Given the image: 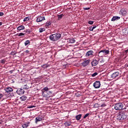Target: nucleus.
Instances as JSON below:
<instances>
[{
    "instance_id": "obj_34",
    "label": "nucleus",
    "mask_w": 128,
    "mask_h": 128,
    "mask_svg": "<svg viewBox=\"0 0 128 128\" xmlns=\"http://www.w3.org/2000/svg\"><path fill=\"white\" fill-rule=\"evenodd\" d=\"M88 24H94V22H93V21H89L88 22Z\"/></svg>"
},
{
    "instance_id": "obj_42",
    "label": "nucleus",
    "mask_w": 128,
    "mask_h": 128,
    "mask_svg": "<svg viewBox=\"0 0 128 128\" xmlns=\"http://www.w3.org/2000/svg\"><path fill=\"white\" fill-rule=\"evenodd\" d=\"M2 124V120H0V126H1Z\"/></svg>"
},
{
    "instance_id": "obj_48",
    "label": "nucleus",
    "mask_w": 128,
    "mask_h": 128,
    "mask_svg": "<svg viewBox=\"0 0 128 128\" xmlns=\"http://www.w3.org/2000/svg\"><path fill=\"white\" fill-rule=\"evenodd\" d=\"M104 62V60L100 61V62Z\"/></svg>"
},
{
    "instance_id": "obj_33",
    "label": "nucleus",
    "mask_w": 128,
    "mask_h": 128,
    "mask_svg": "<svg viewBox=\"0 0 128 128\" xmlns=\"http://www.w3.org/2000/svg\"><path fill=\"white\" fill-rule=\"evenodd\" d=\"M4 94H0V100H2V98H4Z\"/></svg>"
},
{
    "instance_id": "obj_12",
    "label": "nucleus",
    "mask_w": 128,
    "mask_h": 128,
    "mask_svg": "<svg viewBox=\"0 0 128 128\" xmlns=\"http://www.w3.org/2000/svg\"><path fill=\"white\" fill-rule=\"evenodd\" d=\"M44 20H46V18H44V16H38L36 18V22H42Z\"/></svg>"
},
{
    "instance_id": "obj_13",
    "label": "nucleus",
    "mask_w": 128,
    "mask_h": 128,
    "mask_svg": "<svg viewBox=\"0 0 128 128\" xmlns=\"http://www.w3.org/2000/svg\"><path fill=\"white\" fill-rule=\"evenodd\" d=\"M91 64L92 66H98V61L96 60H94Z\"/></svg>"
},
{
    "instance_id": "obj_9",
    "label": "nucleus",
    "mask_w": 128,
    "mask_h": 128,
    "mask_svg": "<svg viewBox=\"0 0 128 128\" xmlns=\"http://www.w3.org/2000/svg\"><path fill=\"white\" fill-rule=\"evenodd\" d=\"M93 86L94 88H100V81H96Z\"/></svg>"
},
{
    "instance_id": "obj_38",
    "label": "nucleus",
    "mask_w": 128,
    "mask_h": 128,
    "mask_svg": "<svg viewBox=\"0 0 128 128\" xmlns=\"http://www.w3.org/2000/svg\"><path fill=\"white\" fill-rule=\"evenodd\" d=\"M84 10H90V8H84Z\"/></svg>"
},
{
    "instance_id": "obj_16",
    "label": "nucleus",
    "mask_w": 128,
    "mask_h": 128,
    "mask_svg": "<svg viewBox=\"0 0 128 128\" xmlns=\"http://www.w3.org/2000/svg\"><path fill=\"white\" fill-rule=\"evenodd\" d=\"M120 17L118 16H114L112 17V22H114L115 20H120Z\"/></svg>"
},
{
    "instance_id": "obj_31",
    "label": "nucleus",
    "mask_w": 128,
    "mask_h": 128,
    "mask_svg": "<svg viewBox=\"0 0 128 128\" xmlns=\"http://www.w3.org/2000/svg\"><path fill=\"white\" fill-rule=\"evenodd\" d=\"M25 32H26L27 34H30V31L29 30H25Z\"/></svg>"
},
{
    "instance_id": "obj_41",
    "label": "nucleus",
    "mask_w": 128,
    "mask_h": 128,
    "mask_svg": "<svg viewBox=\"0 0 128 128\" xmlns=\"http://www.w3.org/2000/svg\"><path fill=\"white\" fill-rule=\"evenodd\" d=\"M24 90L28 89V88L26 87V85L24 86Z\"/></svg>"
},
{
    "instance_id": "obj_20",
    "label": "nucleus",
    "mask_w": 128,
    "mask_h": 128,
    "mask_svg": "<svg viewBox=\"0 0 128 128\" xmlns=\"http://www.w3.org/2000/svg\"><path fill=\"white\" fill-rule=\"evenodd\" d=\"M30 46V40H26L24 42V46Z\"/></svg>"
},
{
    "instance_id": "obj_18",
    "label": "nucleus",
    "mask_w": 128,
    "mask_h": 128,
    "mask_svg": "<svg viewBox=\"0 0 128 128\" xmlns=\"http://www.w3.org/2000/svg\"><path fill=\"white\" fill-rule=\"evenodd\" d=\"M26 98H28V97L24 96L20 98V100H22V102H24V100H26Z\"/></svg>"
},
{
    "instance_id": "obj_29",
    "label": "nucleus",
    "mask_w": 128,
    "mask_h": 128,
    "mask_svg": "<svg viewBox=\"0 0 128 128\" xmlns=\"http://www.w3.org/2000/svg\"><path fill=\"white\" fill-rule=\"evenodd\" d=\"M98 76V72H95L94 73L92 74V78H94V76Z\"/></svg>"
},
{
    "instance_id": "obj_10",
    "label": "nucleus",
    "mask_w": 128,
    "mask_h": 128,
    "mask_svg": "<svg viewBox=\"0 0 128 128\" xmlns=\"http://www.w3.org/2000/svg\"><path fill=\"white\" fill-rule=\"evenodd\" d=\"M16 92L18 94H19V96H22V94H24V90L22 88H18Z\"/></svg>"
},
{
    "instance_id": "obj_3",
    "label": "nucleus",
    "mask_w": 128,
    "mask_h": 128,
    "mask_svg": "<svg viewBox=\"0 0 128 128\" xmlns=\"http://www.w3.org/2000/svg\"><path fill=\"white\" fill-rule=\"evenodd\" d=\"M110 54V50H101L99 52H98V56H100V58H102V56H106V54Z\"/></svg>"
},
{
    "instance_id": "obj_11",
    "label": "nucleus",
    "mask_w": 128,
    "mask_h": 128,
    "mask_svg": "<svg viewBox=\"0 0 128 128\" xmlns=\"http://www.w3.org/2000/svg\"><path fill=\"white\" fill-rule=\"evenodd\" d=\"M90 62V60H84L82 64V66H88V64Z\"/></svg>"
},
{
    "instance_id": "obj_1",
    "label": "nucleus",
    "mask_w": 128,
    "mask_h": 128,
    "mask_svg": "<svg viewBox=\"0 0 128 128\" xmlns=\"http://www.w3.org/2000/svg\"><path fill=\"white\" fill-rule=\"evenodd\" d=\"M62 37V35L60 33H56L54 34H52L50 36V40H52V42H56V40H58Z\"/></svg>"
},
{
    "instance_id": "obj_35",
    "label": "nucleus",
    "mask_w": 128,
    "mask_h": 128,
    "mask_svg": "<svg viewBox=\"0 0 128 128\" xmlns=\"http://www.w3.org/2000/svg\"><path fill=\"white\" fill-rule=\"evenodd\" d=\"M106 104H102V105H100V106H101L102 108H104V106H106Z\"/></svg>"
},
{
    "instance_id": "obj_32",
    "label": "nucleus",
    "mask_w": 128,
    "mask_h": 128,
    "mask_svg": "<svg viewBox=\"0 0 128 128\" xmlns=\"http://www.w3.org/2000/svg\"><path fill=\"white\" fill-rule=\"evenodd\" d=\"M88 116H90V114H89V113L86 114L84 116V118H88Z\"/></svg>"
},
{
    "instance_id": "obj_27",
    "label": "nucleus",
    "mask_w": 128,
    "mask_h": 128,
    "mask_svg": "<svg viewBox=\"0 0 128 128\" xmlns=\"http://www.w3.org/2000/svg\"><path fill=\"white\" fill-rule=\"evenodd\" d=\"M94 108H100V105L98 104V103H96L94 106Z\"/></svg>"
},
{
    "instance_id": "obj_7",
    "label": "nucleus",
    "mask_w": 128,
    "mask_h": 128,
    "mask_svg": "<svg viewBox=\"0 0 128 128\" xmlns=\"http://www.w3.org/2000/svg\"><path fill=\"white\" fill-rule=\"evenodd\" d=\"M86 56H88L89 58H92V56H94V52L90 50L88 51L86 54Z\"/></svg>"
},
{
    "instance_id": "obj_21",
    "label": "nucleus",
    "mask_w": 128,
    "mask_h": 128,
    "mask_svg": "<svg viewBox=\"0 0 128 128\" xmlns=\"http://www.w3.org/2000/svg\"><path fill=\"white\" fill-rule=\"evenodd\" d=\"M51 24H52V22H47L45 24V26L46 28H48V26H50Z\"/></svg>"
},
{
    "instance_id": "obj_14",
    "label": "nucleus",
    "mask_w": 128,
    "mask_h": 128,
    "mask_svg": "<svg viewBox=\"0 0 128 128\" xmlns=\"http://www.w3.org/2000/svg\"><path fill=\"white\" fill-rule=\"evenodd\" d=\"M13 90H12V88L10 87H8L6 88V92H8V94L10 92H12Z\"/></svg>"
},
{
    "instance_id": "obj_8",
    "label": "nucleus",
    "mask_w": 128,
    "mask_h": 128,
    "mask_svg": "<svg viewBox=\"0 0 128 128\" xmlns=\"http://www.w3.org/2000/svg\"><path fill=\"white\" fill-rule=\"evenodd\" d=\"M120 72H115L111 74V78L114 80V78H116L118 76Z\"/></svg>"
},
{
    "instance_id": "obj_5",
    "label": "nucleus",
    "mask_w": 128,
    "mask_h": 128,
    "mask_svg": "<svg viewBox=\"0 0 128 128\" xmlns=\"http://www.w3.org/2000/svg\"><path fill=\"white\" fill-rule=\"evenodd\" d=\"M122 108H124V104L122 103H118L115 104L114 108L116 110H122Z\"/></svg>"
},
{
    "instance_id": "obj_45",
    "label": "nucleus",
    "mask_w": 128,
    "mask_h": 128,
    "mask_svg": "<svg viewBox=\"0 0 128 128\" xmlns=\"http://www.w3.org/2000/svg\"><path fill=\"white\" fill-rule=\"evenodd\" d=\"M66 124L68 126H70V124L66 123Z\"/></svg>"
},
{
    "instance_id": "obj_44",
    "label": "nucleus",
    "mask_w": 128,
    "mask_h": 128,
    "mask_svg": "<svg viewBox=\"0 0 128 128\" xmlns=\"http://www.w3.org/2000/svg\"><path fill=\"white\" fill-rule=\"evenodd\" d=\"M26 52L27 54H28V52H30V51L28 50H26Z\"/></svg>"
},
{
    "instance_id": "obj_26",
    "label": "nucleus",
    "mask_w": 128,
    "mask_h": 128,
    "mask_svg": "<svg viewBox=\"0 0 128 128\" xmlns=\"http://www.w3.org/2000/svg\"><path fill=\"white\" fill-rule=\"evenodd\" d=\"M28 20H30V17H26V18H24V22H28Z\"/></svg>"
},
{
    "instance_id": "obj_43",
    "label": "nucleus",
    "mask_w": 128,
    "mask_h": 128,
    "mask_svg": "<svg viewBox=\"0 0 128 128\" xmlns=\"http://www.w3.org/2000/svg\"><path fill=\"white\" fill-rule=\"evenodd\" d=\"M96 28V26H94L93 27H92V30H94V28Z\"/></svg>"
},
{
    "instance_id": "obj_39",
    "label": "nucleus",
    "mask_w": 128,
    "mask_h": 128,
    "mask_svg": "<svg viewBox=\"0 0 128 128\" xmlns=\"http://www.w3.org/2000/svg\"><path fill=\"white\" fill-rule=\"evenodd\" d=\"M91 32H92L93 29H92V27H90V28H89Z\"/></svg>"
},
{
    "instance_id": "obj_23",
    "label": "nucleus",
    "mask_w": 128,
    "mask_h": 128,
    "mask_svg": "<svg viewBox=\"0 0 128 128\" xmlns=\"http://www.w3.org/2000/svg\"><path fill=\"white\" fill-rule=\"evenodd\" d=\"M64 16V14H62L60 15H58V20H62V18Z\"/></svg>"
},
{
    "instance_id": "obj_25",
    "label": "nucleus",
    "mask_w": 128,
    "mask_h": 128,
    "mask_svg": "<svg viewBox=\"0 0 128 128\" xmlns=\"http://www.w3.org/2000/svg\"><path fill=\"white\" fill-rule=\"evenodd\" d=\"M22 126L23 128H28V124L26 123L24 124H23Z\"/></svg>"
},
{
    "instance_id": "obj_15",
    "label": "nucleus",
    "mask_w": 128,
    "mask_h": 128,
    "mask_svg": "<svg viewBox=\"0 0 128 128\" xmlns=\"http://www.w3.org/2000/svg\"><path fill=\"white\" fill-rule=\"evenodd\" d=\"M35 122L36 124H38V122H42V118L38 116L37 118H36L35 119Z\"/></svg>"
},
{
    "instance_id": "obj_36",
    "label": "nucleus",
    "mask_w": 128,
    "mask_h": 128,
    "mask_svg": "<svg viewBox=\"0 0 128 128\" xmlns=\"http://www.w3.org/2000/svg\"><path fill=\"white\" fill-rule=\"evenodd\" d=\"M6 62V60H1V63L2 64H4Z\"/></svg>"
},
{
    "instance_id": "obj_22",
    "label": "nucleus",
    "mask_w": 128,
    "mask_h": 128,
    "mask_svg": "<svg viewBox=\"0 0 128 128\" xmlns=\"http://www.w3.org/2000/svg\"><path fill=\"white\" fill-rule=\"evenodd\" d=\"M70 44H74L76 42V40L74 38H71L70 40Z\"/></svg>"
},
{
    "instance_id": "obj_4",
    "label": "nucleus",
    "mask_w": 128,
    "mask_h": 128,
    "mask_svg": "<svg viewBox=\"0 0 128 128\" xmlns=\"http://www.w3.org/2000/svg\"><path fill=\"white\" fill-rule=\"evenodd\" d=\"M119 14L122 16H126L128 14V10L124 8H122L119 12Z\"/></svg>"
},
{
    "instance_id": "obj_28",
    "label": "nucleus",
    "mask_w": 128,
    "mask_h": 128,
    "mask_svg": "<svg viewBox=\"0 0 128 128\" xmlns=\"http://www.w3.org/2000/svg\"><path fill=\"white\" fill-rule=\"evenodd\" d=\"M49 88L48 87H45L43 88V90H44V92H48V90H49Z\"/></svg>"
},
{
    "instance_id": "obj_47",
    "label": "nucleus",
    "mask_w": 128,
    "mask_h": 128,
    "mask_svg": "<svg viewBox=\"0 0 128 128\" xmlns=\"http://www.w3.org/2000/svg\"><path fill=\"white\" fill-rule=\"evenodd\" d=\"M126 52H128V48L126 50Z\"/></svg>"
},
{
    "instance_id": "obj_19",
    "label": "nucleus",
    "mask_w": 128,
    "mask_h": 128,
    "mask_svg": "<svg viewBox=\"0 0 128 128\" xmlns=\"http://www.w3.org/2000/svg\"><path fill=\"white\" fill-rule=\"evenodd\" d=\"M82 118V114H80L76 116V120H80Z\"/></svg>"
},
{
    "instance_id": "obj_2",
    "label": "nucleus",
    "mask_w": 128,
    "mask_h": 128,
    "mask_svg": "<svg viewBox=\"0 0 128 128\" xmlns=\"http://www.w3.org/2000/svg\"><path fill=\"white\" fill-rule=\"evenodd\" d=\"M128 118V116L123 112H120V114L117 116L116 118L119 120H126Z\"/></svg>"
},
{
    "instance_id": "obj_6",
    "label": "nucleus",
    "mask_w": 128,
    "mask_h": 128,
    "mask_svg": "<svg viewBox=\"0 0 128 128\" xmlns=\"http://www.w3.org/2000/svg\"><path fill=\"white\" fill-rule=\"evenodd\" d=\"M42 94L44 98H50L52 96V92L49 91L48 92H43Z\"/></svg>"
},
{
    "instance_id": "obj_46",
    "label": "nucleus",
    "mask_w": 128,
    "mask_h": 128,
    "mask_svg": "<svg viewBox=\"0 0 128 128\" xmlns=\"http://www.w3.org/2000/svg\"><path fill=\"white\" fill-rule=\"evenodd\" d=\"M0 26H2V22H0Z\"/></svg>"
},
{
    "instance_id": "obj_40",
    "label": "nucleus",
    "mask_w": 128,
    "mask_h": 128,
    "mask_svg": "<svg viewBox=\"0 0 128 128\" xmlns=\"http://www.w3.org/2000/svg\"><path fill=\"white\" fill-rule=\"evenodd\" d=\"M4 16V12H0V16Z\"/></svg>"
},
{
    "instance_id": "obj_17",
    "label": "nucleus",
    "mask_w": 128,
    "mask_h": 128,
    "mask_svg": "<svg viewBox=\"0 0 128 128\" xmlns=\"http://www.w3.org/2000/svg\"><path fill=\"white\" fill-rule=\"evenodd\" d=\"M17 30H24V25H20L18 27Z\"/></svg>"
},
{
    "instance_id": "obj_24",
    "label": "nucleus",
    "mask_w": 128,
    "mask_h": 128,
    "mask_svg": "<svg viewBox=\"0 0 128 128\" xmlns=\"http://www.w3.org/2000/svg\"><path fill=\"white\" fill-rule=\"evenodd\" d=\"M46 29L44 28H39V32H45Z\"/></svg>"
},
{
    "instance_id": "obj_30",
    "label": "nucleus",
    "mask_w": 128,
    "mask_h": 128,
    "mask_svg": "<svg viewBox=\"0 0 128 128\" xmlns=\"http://www.w3.org/2000/svg\"><path fill=\"white\" fill-rule=\"evenodd\" d=\"M17 36H24V34L23 32H20V34H17Z\"/></svg>"
},
{
    "instance_id": "obj_37",
    "label": "nucleus",
    "mask_w": 128,
    "mask_h": 128,
    "mask_svg": "<svg viewBox=\"0 0 128 128\" xmlns=\"http://www.w3.org/2000/svg\"><path fill=\"white\" fill-rule=\"evenodd\" d=\"M36 108V106H31L28 107V108Z\"/></svg>"
}]
</instances>
